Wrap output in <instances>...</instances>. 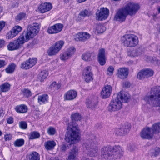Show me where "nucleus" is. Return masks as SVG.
Returning <instances> with one entry per match:
<instances>
[{
    "label": "nucleus",
    "mask_w": 160,
    "mask_h": 160,
    "mask_svg": "<svg viewBox=\"0 0 160 160\" xmlns=\"http://www.w3.org/2000/svg\"><path fill=\"white\" fill-rule=\"evenodd\" d=\"M112 87L110 85H106L102 88L101 92V96L103 98H106L110 95L112 92Z\"/></svg>",
    "instance_id": "17"
},
{
    "label": "nucleus",
    "mask_w": 160,
    "mask_h": 160,
    "mask_svg": "<svg viewBox=\"0 0 160 160\" xmlns=\"http://www.w3.org/2000/svg\"><path fill=\"white\" fill-rule=\"evenodd\" d=\"M158 13H160V7H159L158 8Z\"/></svg>",
    "instance_id": "63"
},
{
    "label": "nucleus",
    "mask_w": 160,
    "mask_h": 160,
    "mask_svg": "<svg viewBox=\"0 0 160 160\" xmlns=\"http://www.w3.org/2000/svg\"><path fill=\"white\" fill-rule=\"evenodd\" d=\"M20 127L22 129H25L27 127V124L25 121H22L19 123Z\"/></svg>",
    "instance_id": "51"
},
{
    "label": "nucleus",
    "mask_w": 160,
    "mask_h": 160,
    "mask_svg": "<svg viewBox=\"0 0 160 160\" xmlns=\"http://www.w3.org/2000/svg\"><path fill=\"white\" fill-rule=\"evenodd\" d=\"M56 145L55 142L52 140H48L44 143L45 148L47 150H52Z\"/></svg>",
    "instance_id": "25"
},
{
    "label": "nucleus",
    "mask_w": 160,
    "mask_h": 160,
    "mask_svg": "<svg viewBox=\"0 0 160 160\" xmlns=\"http://www.w3.org/2000/svg\"><path fill=\"white\" fill-rule=\"evenodd\" d=\"M48 75V73L46 71H43L41 72L39 74L38 79L41 82L43 81Z\"/></svg>",
    "instance_id": "35"
},
{
    "label": "nucleus",
    "mask_w": 160,
    "mask_h": 160,
    "mask_svg": "<svg viewBox=\"0 0 160 160\" xmlns=\"http://www.w3.org/2000/svg\"><path fill=\"white\" fill-rule=\"evenodd\" d=\"M137 78L139 79H142L146 78L144 70H142L138 73Z\"/></svg>",
    "instance_id": "44"
},
{
    "label": "nucleus",
    "mask_w": 160,
    "mask_h": 160,
    "mask_svg": "<svg viewBox=\"0 0 160 160\" xmlns=\"http://www.w3.org/2000/svg\"><path fill=\"white\" fill-rule=\"evenodd\" d=\"M125 85L126 87H129L130 86V83L128 82H126L125 83Z\"/></svg>",
    "instance_id": "59"
},
{
    "label": "nucleus",
    "mask_w": 160,
    "mask_h": 160,
    "mask_svg": "<svg viewBox=\"0 0 160 160\" xmlns=\"http://www.w3.org/2000/svg\"><path fill=\"white\" fill-rule=\"evenodd\" d=\"M3 114L2 113V110H0V117L2 116Z\"/></svg>",
    "instance_id": "62"
},
{
    "label": "nucleus",
    "mask_w": 160,
    "mask_h": 160,
    "mask_svg": "<svg viewBox=\"0 0 160 160\" xmlns=\"http://www.w3.org/2000/svg\"><path fill=\"white\" fill-rule=\"evenodd\" d=\"M122 43L125 46L133 47L136 46L138 43V37L133 34H127L123 36L122 39Z\"/></svg>",
    "instance_id": "7"
},
{
    "label": "nucleus",
    "mask_w": 160,
    "mask_h": 160,
    "mask_svg": "<svg viewBox=\"0 0 160 160\" xmlns=\"http://www.w3.org/2000/svg\"><path fill=\"white\" fill-rule=\"evenodd\" d=\"M96 145V144L92 141L88 140L84 144V146L86 148L88 151L90 149H92V148Z\"/></svg>",
    "instance_id": "30"
},
{
    "label": "nucleus",
    "mask_w": 160,
    "mask_h": 160,
    "mask_svg": "<svg viewBox=\"0 0 160 160\" xmlns=\"http://www.w3.org/2000/svg\"><path fill=\"white\" fill-rule=\"evenodd\" d=\"M12 135L9 133H6L4 136V138L5 141H9L12 139Z\"/></svg>",
    "instance_id": "50"
},
{
    "label": "nucleus",
    "mask_w": 160,
    "mask_h": 160,
    "mask_svg": "<svg viewBox=\"0 0 160 160\" xmlns=\"http://www.w3.org/2000/svg\"><path fill=\"white\" fill-rule=\"evenodd\" d=\"M47 131L49 135H53L55 134L56 130L54 128L50 127L48 128Z\"/></svg>",
    "instance_id": "42"
},
{
    "label": "nucleus",
    "mask_w": 160,
    "mask_h": 160,
    "mask_svg": "<svg viewBox=\"0 0 160 160\" xmlns=\"http://www.w3.org/2000/svg\"><path fill=\"white\" fill-rule=\"evenodd\" d=\"M16 35L14 33V32L12 31V29L7 34V37H8V39H11L14 37Z\"/></svg>",
    "instance_id": "45"
},
{
    "label": "nucleus",
    "mask_w": 160,
    "mask_h": 160,
    "mask_svg": "<svg viewBox=\"0 0 160 160\" xmlns=\"http://www.w3.org/2000/svg\"><path fill=\"white\" fill-rule=\"evenodd\" d=\"M16 66L14 63L9 64L5 69L6 72L8 73H12L14 71Z\"/></svg>",
    "instance_id": "32"
},
{
    "label": "nucleus",
    "mask_w": 160,
    "mask_h": 160,
    "mask_svg": "<svg viewBox=\"0 0 160 160\" xmlns=\"http://www.w3.org/2000/svg\"><path fill=\"white\" fill-rule=\"evenodd\" d=\"M37 59L36 58H30L26 62H23L21 65V68H22L27 69L31 68L36 63Z\"/></svg>",
    "instance_id": "16"
},
{
    "label": "nucleus",
    "mask_w": 160,
    "mask_h": 160,
    "mask_svg": "<svg viewBox=\"0 0 160 160\" xmlns=\"http://www.w3.org/2000/svg\"><path fill=\"white\" fill-rule=\"evenodd\" d=\"M38 102L40 104L47 102L48 100V95L47 94H43L39 96L38 97Z\"/></svg>",
    "instance_id": "28"
},
{
    "label": "nucleus",
    "mask_w": 160,
    "mask_h": 160,
    "mask_svg": "<svg viewBox=\"0 0 160 160\" xmlns=\"http://www.w3.org/2000/svg\"><path fill=\"white\" fill-rule=\"evenodd\" d=\"M22 28L19 26H17L14 27L12 29V31L14 32L16 35L22 30Z\"/></svg>",
    "instance_id": "41"
},
{
    "label": "nucleus",
    "mask_w": 160,
    "mask_h": 160,
    "mask_svg": "<svg viewBox=\"0 0 160 160\" xmlns=\"http://www.w3.org/2000/svg\"><path fill=\"white\" fill-rule=\"evenodd\" d=\"M77 0L78 2L80 3L83 2H85L87 0Z\"/></svg>",
    "instance_id": "60"
},
{
    "label": "nucleus",
    "mask_w": 160,
    "mask_h": 160,
    "mask_svg": "<svg viewBox=\"0 0 160 160\" xmlns=\"http://www.w3.org/2000/svg\"><path fill=\"white\" fill-rule=\"evenodd\" d=\"M152 2L153 3H158L160 2V0H152Z\"/></svg>",
    "instance_id": "61"
},
{
    "label": "nucleus",
    "mask_w": 160,
    "mask_h": 160,
    "mask_svg": "<svg viewBox=\"0 0 160 160\" xmlns=\"http://www.w3.org/2000/svg\"><path fill=\"white\" fill-rule=\"evenodd\" d=\"M60 86L59 84H57L56 82H53L52 83L50 86V88H52V87H55L57 89H58L60 88Z\"/></svg>",
    "instance_id": "52"
},
{
    "label": "nucleus",
    "mask_w": 160,
    "mask_h": 160,
    "mask_svg": "<svg viewBox=\"0 0 160 160\" xmlns=\"http://www.w3.org/2000/svg\"><path fill=\"white\" fill-rule=\"evenodd\" d=\"M91 53L90 52L84 53L82 55V59L85 61H90L91 60Z\"/></svg>",
    "instance_id": "36"
},
{
    "label": "nucleus",
    "mask_w": 160,
    "mask_h": 160,
    "mask_svg": "<svg viewBox=\"0 0 160 160\" xmlns=\"http://www.w3.org/2000/svg\"><path fill=\"white\" fill-rule=\"evenodd\" d=\"M98 151V148L96 146V145L94 146V147L92 148V149H90L88 150L87 152V154L90 156L91 157L94 156L95 154L97 153Z\"/></svg>",
    "instance_id": "33"
},
{
    "label": "nucleus",
    "mask_w": 160,
    "mask_h": 160,
    "mask_svg": "<svg viewBox=\"0 0 160 160\" xmlns=\"http://www.w3.org/2000/svg\"><path fill=\"white\" fill-rule=\"evenodd\" d=\"M39 27L37 23H34L28 26L27 32H24L21 35L25 41H28L30 38H33L38 33Z\"/></svg>",
    "instance_id": "6"
},
{
    "label": "nucleus",
    "mask_w": 160,
    "mask_h": 160,
    "mask_svg": "<svg viewBox=\"0 0 160 160\" xmlns=\"http://www.w3.org/2000/svg\"><path fill=\"white\" fill-rule=\"evenodd\" d=\"M63 27V25L62 24L60 23H57L52 26L49 27L47 32L50 34H56L61 32Z\"/></svg>",
    "instance_id": "12"
},
{
    "label": "nucleus",
    "mask_w": 160,
    "mask_h": 160,
    "mask_svg": "<svg viewBox=\"0 0 160 160\" xmlns=\"http://www.w3.org/2000/svg\"><path fill=\"white\" fill-rule=\"evenodd\" d=\"M144 99L152 107H160V87L152 88L150 95L146 96Z\"/></svg>",
    "instance_id": "5"
},
{
    "label": "nucleus",
    "mask_w": 160,
    "mask_h": 160,
    "mask_svg": "<svg viewBox=\"0 0 160 160\" xmlns=\"http://www.w3.org/2000/svg\"><path fill=\"white\" fill-rule=\"evenodd\" d=\"M96 30L98 33H102L105 30V28L102 26H98L96 28Z\"/></svg>",
    "instance_id": "48"
},
{
    "label": "nucleus",
    "mask_w": 160,
    "mask_h": 160,
    "mask_svg": "<svg viewBox=\"0 0 160 160\" xmlns=\"http://www.w3.org/2000/svg\"><path fill=\"white\" fill-rule=\"evenodd\" d=\"M109 13V10L107 8H101L98 12L96 14V18L100 21L105 20L108 17Z\"/></svg>",
    "instance_id": "11"
},
{
    "label": "nucleus",
    "mask_w": 160,
    "mask_h": 160,
    "mask_svg": "<svg viewBox=\"0 0 160 160\" xmlns=\"http://www.w3.org/2000/svg\"><path fill=\"white\" fill-rule=\"evenodd\" d=\"M160 152V148L158 147H156L151 151L152 156L155 157L158 155Z\"/></svg>",
    "instance_id": "40"
},
{
    "label": "nucleus",
    "mask_w": 160,
    "mask_h": 160,
    "mask_svg": "<svg viewBox=\"0 0 160 160\" xmlns=\"http://www.w3.org/2000/svg\"><path fill=\"white\" fill-rule=\"evenodd\" d=\"M114 70V68L113 66H109L107 71V74L109 75H112Z\"/></svg>",
    "instance_id": "46"
},
{
    "label": "nucleus",
    "mask_w": 160,
    "mask_h": 160,
    "mask_svg": "<svg viewBox=\"0 0 160 160\" xmlns=\"http://www.w3.org/2000/svg\"><path fill=\"white\" fill-rule=\"evenodd\" d=\"M64 43V42L62 40L56 42L49 48L48 51V55L52 56L56 55L61 50Z\"/></svg>",
    "instance_id": "8"
},
{
    "label": "nucleus",
    "mask_w": 160,
    "mask_h": 160,
    "mask_svg": "<svg viewBox=\"0 0 160 160\" xmlns=\"http://www.w3.org/2000/svg\"><path fill=\"white\" fill-rule=\"evenodd\" d=\"M130 129V125L127 124L123 125L119 128H116L115 131V133L118 136H122L126 133Z\"/></svg>",
    "instance_id": "15"
},
{
    "label": "nucleus",
    "mask_w": 160,
    "mask_h": 160,
    "mask_svg": "<svg viewBox=\"0 0 160 160\" xmlns=\"http://www.w3.org/2000/svg\"><path fill=\"white\" fill-rule=\"evenodd\" d=\"M13 119L12 117H9L7 119V122L8 123L12 124L13 122Z\"/></svg>",
    "instance_id": "56"
},
{
    "label": "nucleus",
    "mask_w": 160,
    "mask_h": 160,
    "mask_svg": "<svg viewBox=\"0 0 160 160\" xmlns=\"http://www.w3.org/2000/svg\"><path fill=\"white\" fill-rule=\"evenodd\" d=\"M152 128L154 131V133L160 132V122L156 123L153 124Z\"/></svg>",
    "instance_id": "34"
},
{
    "label": "nucleus",
    "mask_w": 160,
    "mask_h": 160,
    "mask_svg": "<svg viewBox=\"0 0 160 160\" xmlns=\"http://www.w3.org/2000/svg\"><path fill=\"white\" fill-rule=\"evenodd\" d=\"M154 133L152 127H147L142 130L140 133V136L142 138L150 139L152 138Z\"/></svg>",
    "instance_id": "10"
},
{
    "label": "nucleus",
    "mask_w": 160,
    "mask_h": 160,
    "mask_svg": "<svg viewBox=\"0 0 160 160\" xmlns=\"http://www.w3.org/2000/svg\"><path fill=\"white\" fill-rule=\"evenodd\" d=\"M134 149V147L133 146L129 145L127 148V150L130 152L132 151Z\"/></svg>",
    "instance_id": "57"
},
{
    "label": "nucleus",
    "mask_w": 160,
    "mask_h": 160,
    "mask_svg": "<svg viewBox=\"0 0 160 160\" xmlns=\"http://www.w3.org/2000/svg\"><path fill=\"white\" fill-rule=\"evenodd\" d=\"M66 148L67 147L65 145L63 144L61 146V150L62 151H65L66 149Z\"/></svg>",
    "instance_id": "58"
},
{
    "label": "nucleus",
    "mask_w": 160,
    "mask_h": 160,
    "mask_svg": "<svg viewBox=\"0 0 160 160\" xmlns=\"http://www.w3.org/2000/svg\"><path fill=\"white\" fill-rule=\"evenodd\" d=\"M16 111L19 113L26 112L28 110L27 106L24 105H21L17 106L15 108Z\"/></svg>",
    "instance_id": "27"
},
{
    "label": "nucleus",
    "mask_w": 160,
    "mask_h": 160,
    "mask_svg": "<svg viewBox=\"0 0 160 160\" xmlns=\"http://www.w3.org/2000/svg\"><path fill=\"white\" fill-rule=\"evenodd\" d=\"M89 12L88 10H85L84 11H81L79 13V15L82 17L84 18L88 15Z\"/></svg>",
    "instance_id": "49"
},
{
    "label": "nucleus",
    "mask_w": 160,
    "mask_h": 160,
    "mask_svg": "<svg viewBox=\"0 0 160 160\" xmlns=\"http://www.w3.org/2000/svg\"><path fill=\"white\" fill-rule=\"evenodd\" d=\"M52 8V5L50 3H44L41 4L38 7L40 12L44 13L50 11Z\"/></svg>",
    "instance_id": "21"
},
{
    "label": "nucleus",
    "mask_w": 160,
    "mask_h": 160,
    "mask_svg": "<svg viewBox=\"0 0 160 160\" xmlns=\"http://www.w3.org/2000/svg\"><path fill=\"white\" fill-rule=\"evenodd\" d=\"M77 95V92L73 90H70L66 92L64 95L63 98L65 100H72L74 99Z\"/></svg>",
    "instance_id": "18"
},
{
    "label": "nucleus",
    "mask_w": 160,
    "mask_h": 160,
    "mask_svg": "<svg viewBox=\"0 0 160 160\" xmlns=\"http://www.w3.org/2000/svg\"><path fill=\"white\" fill-rule=\"evenodd\" d=\"M24 143V141L22 139H17L14 142V144L16 147H19L22 146Z\"/></svg>",
    "instance_id": "37"
},
{
    "label": "nucleus",
    "mask_w": 160,
    "mask_h": 160,
    "mask_svg": "<svg viewBox=\"0 0 160 160\" xmlns=\"http://www.w3.org/2000/svg\"><path fill=\"white\" fill-rule=\"evenodd\" d=\"M10 87V85L8 82H5L0 86V90L2 92L8 91Z\"/></svg>",
    "instance_id": "31"
},
{
    "label": "nucleus",
    "mask_w": 160,
    "mask_h": 160,
    "mask_svg": "<svg viewBox=\"0 0 160 160\" xmlns=\"http://www.w3.org/2000/svg\"><path fill=\"white\" fill-rule=\"evenodd\" d=\"M65 2L66 3H67L69 1V0H64Z\"/></svg>",
    "instance_id": "64"
},
{
    "label": "nucleus",
    "mask_w": 160,
    "mask_h": 160,
    "mask_svg": "<svg viewBox=\"0 0 160 160\" xmlns=\"http://www.w3.org/2000/svg\"><path fill=\"white\" fill-rule=\"evenodd\" d=\"M5 42L3 39L0 40V48L3 47L5 45Z\"/></svg>",
    "instance_id": "54"
},
{
    "label": "nucleus",
    "mask_w": 160,
    "mask_h": 160,
    "mask_svg": "<svg viewBox=\"0 0 160 160\" xmlns=\"http://www.w3.org/2000/svg\"><path fill=\"white\" fill-rule=\"evenodd\" d=\"M143 49L142 47L133 49L129 52V55L132 57L141 56L144 54Z\"/></svg>",
    "instance_id": "22"
},
{
    "label": "nucleus",
    "mask_w": 160,
    "mask_h": 160,
    "mask_svg": "<svg viewBox=\"0 0 160 160\" xmlns=\"http://www.w3.org/2000/svg\"><path fill=\"white\" fill-rule=\"evenodd\" d=\"M129 94L121 91L116 94L114 95L108 107V110L111 112L118 111L122 107V103L127 102L130 98Z\"/></svg>",
    "instance_id": "3"
},
{
    "label": "nucleus",
    "mask_w": 160,
    "mask_h": 160,
    "mask_svg": "<svg viewBox=\"0 0 160 160\" xmlns=\"http://www.w3.org/2000/svg\"><path fill=\"white\" fill-rule=\"evenodd\" d=\"M27 158L30 160H39L40 156L37 152H33L30 154H28Z\"/></svg>",
    "instance_id": "26"
},
{
    "label": "nucleus",
    "mask_w": 160,
    "mask_h": 160,
    "mask_svg": "<svg viewBox=\"0 0 160 160\" xmlns=\"http://www.w3.org/2000/svg\"><path fill=\"white\" fill-rule=\"evenodd\" d=\"M5 22L4 21L0 22V31L5 26Z\"/></svg>",
    "instance_id": "55"
},
{
    "label": "nucleus",
    "mask_w": 160,
    "mask_h": 160,
    "mask_svg": "<svg viewBox=\"0 0 160 160\" xmlns=\"http://www.w3.org/2000/svg\"><path fill=\"white\" fill-rule=\"evenodd\" d=\"M129 70L128 68H122L119 69L118 70V77L122 79L126 78L128 74Z\"/></svg>",
    "instance_id": "20"
},
{
    "label": "nucleus",
    "mask_w": 160,
    "mask_h": 160,
    "mask_svg": "<svg viewBox=\"0 0 160 160\" xmlns=\"http://www.w3.org/2000/svg\"><path fill=\"white\" fill-rule=\"evenodd\" d=\"M75 50V49L73 47L68 48L66 52L60 55V59L62 61H65L68 59L73 54Z\"/></svg>",
    "instance_id": "13"
},
{
    "label": "nucleus",
    "mask_w": 160,
    "mask_h": 160,
    "mask_svg": "<svg viewBox=\"0 0 160 160\" xmlns=\"http://www.w3.org/2000/svg\"><path fill=\"white\" fill-rule=\"evenodd\" d=\"M139 8L138 4L128 3L125 7L117 11L114 16V20L122 22L125 21L127 15L132 16L134 15Z\"/></svg>",
    "instance_id": "4"
},
{
    "label": "nucleus",
    "mask_w": 160,
    "mask_h": 160,
    "mask_svg": "<svg viewBox=\"0 0 160 160\" xmlns=\"http://www.w3.org/2000/svg\"><path fill=\"white\" fill-rule=\"evenodd\" d=\"M146 78H148L152 76L153 74V71L150 69H147L144 70Z\"/></svg>",
    "instance_id": "39"
},
{
    "label": "nucleus",
    "mask_w": 160,
    "mask_h": 160,
    "mask_svg": "<svg viewBox=\"0 0 160 160\" xmlns=\"http://www.w3.org/2000/svg\"><path fill=\"white\" fill-rule=\"evenodd\" d=\"M26 17V15L24 13H20L18 15L16 18L17 20H20Z\"/></svg>",
    "instance_id": "47"
},
{
    "label": "nucleus",
    "mask_w": 160,
    "mask_h": 160,
    "mask_svg": "<svg viewBox=\"0 0 160 160\" xmlns=\"http://www.w3.org/2000/svg\"><path fill=\"white\" fill-rule=\"evenodd\" d=\"M97 103V101L95 100H87L86 102L87 107L92 109L95 107Z\"/></svg>",
    "instance_id": "29"
},
{
    "label": "nucleus",
    "mask_w": 160,
    "mask_h": 160,
    "mask_svg": "<svg viewBox=\"0 0 160 160\" xmlns=\"http://www.w3.org/2000/svg\"><path fill=\"white\" fill-rule=\"evenodd\" d=\"M90 36V35L86 32H81L77 35L78 40L83 42L89 38Z\"/></svg>",
    "instance_id": "24"
},
{
    "label": "nucleus",
    "mask_w": 160,
    "mask_h": 160,
    "mask_svg": "<svg viewBox=\"0 0 160 160\" xmlns=\"http://www.w3.org/2000/svg\"><path fill=\"white\" fill-rule=\"evenodd\" d=\"M39 133L36 131H34L31 132L29 139H35L39 138Z\"/></svg>",
    "instance_id": "38"
},
{
    "label": "nucleus",
    "mask_w": 160,
    "mask_h": 160,
    "mask_svg": "<svg viewBox=\"0 0 160 160\" xmlns=\"http://www.w3.org/2000/svg\"><path fill=\"white\" fill-rule=\"evenodd\" d=\"M78 149L76 146H73L69 153L68 158L69 160L76 159L78 155Z\"/></svg>",
    "instance_id": "23"
},
{
    "label": "nucleus",
    "mask_w": 160,
    "mask_h": 160,
    "mask_svg": "<svg viewBox=\"0 0 160 160\" xmlns=\"http://www.w3.org/2000/svg\"><path fill=\"white\" fill-rule=\"evenodd\" d=\"M7 64V62L3 60H0V68L4 67Z\"/></svg>",
    "instance_id": "53"
},
{
    "label": "nucleus",
    "mask_w": 160,
    "mask_h": 160,
    "mask_svg": "<svg viewBox=\"0 0 160 160\" xmlns=\"http://www.w3.org/2000/svg\"><path fill=\"white\" fill-rule=\"evenodd\" d=\"M92 72L91 67L90 66H88L84 69L83 76L86 82H89L93 79Z\"/></svg>",
    "instance_id": "14"
},
{
    "label": "nucleus",
    "mask_w": 160,
    "mask_h": 160,
    "mask_svg": "<svg viewBox=\"0 0 160 160\" xmlns=\"http://www.w3.org/2000/svg\"><path fill=\"white\" fill-rule=\"evenodd\" d=\"M23 95L26 97H28L31 95V91L28 89H23L22 90Z\"/></svg>",
    "instance_id": "43"
},
{
    "label": "nucleus",
    "mask_w": 160,
    "mask_h": 160,
    "mask_svg": "<svg viewBox=\"0 0 160 160\" xmlns=\"http://www.w3.org/2000/svg\"><path fill=\"white\" fill-rule=\"evenodd\" d=\"M98 61L100 64L104 65L106 63L105 52L104 49H101L98 52Z\"/></svg>",
    "instance_id": "19"
},
{
    "label": "nucleus",
    "mask_w": 160,
    "mask_h": 160,
    "mask_svg": "<svg viewBox=\"0 0 160 160\" xmlns=\"http://www.w3.org/2000/svg\"><path fill=\"white\" fill-rule=\"evenodd\" d=\"M123 149L120 146L104 147L101 149V157L103 159H120L123 155Z\"/></svg>",
    "instance_id": "2"
},
{
    "label": "nucleus",
    "mask_w": 160,
    "mask_h": 160,
    "mask_svg": "<svg viewBox=\"0 0 160 160\" xmlns=\"http://www.w3.org/2000/svg\"><path fill=\"white\" fill-rule=\"evenodd\" d=\"M23 37L21 35L17 40L10 42L7 46L8 49L10 51H13L19 49L21 45L26 42Z\"/></svg>",
    "instance_id": "9"
},
{
    "label": "nucleus",
    "mask_w": 160,
    "mask_h": 160,
    "mask_svg": "<svg viewBox=\"0 0 160 160\" xmlns=\"http://www.w3.org/2000/svg\"><path fill=\"white\" fill-rule=\"evenodd\" d=\"M72 122L69 123L67 130L68 132L65 135V140L70 144L75 143L78 142L80 139L79 133V128L74 121L80 120L81 115L78 113L72 114L71 115Z\"/></svg>",
    "instance_id": "1"
}]
</instances>
